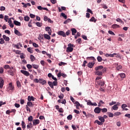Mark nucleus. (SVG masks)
Segmentation results:
<instances>
[{
	"label": "nucleus",
	"instance_id": "obj_46",
	"mask_svg": "<svg viewBox=\"0 0 130 130\" xmlns=\"http://www.w3.org/2000/svg\"><path fill=\"white\" fill-rule=\"evenodd\" d=\"M28 121H30V122L33 121V116H30L29 117H28Z\"/></svg>",
	"mask_w": 130,
	"mask_h": 130
},
{
	"label": "nucleus",
	"instance_id": "obj_35",
	"mask_svg": "<svg viewBox=\"0 0 130 130\" xmlns=\"http://www.w3.org/2000/svg\"><path fill=\"white\" fill-rule=\"evenodd\" d=\"M32 68L34 69H35L36 70H38V68H39V66L37 64H32Z\"/></svg>",
	"mask_w": 130,
	"mask_h": 130
},
{
	"label": "nucleus",
	"instance_id": "obj_36",
	"mask_svg": "<svg viewBox=\"0 0 130 130\" xmlns=\"http://www.w3.org/2000/svg\"><path fill=\"white\" fill-rule=\"evenodd\" d=\"M112 109L113 110H117L118 109V107H117V105H115L112 107Z\"/></svg>",
	"mask_w": 130,
	"mask_h": 130
},
{
	"label": "nucleus",
	"instance_id": "obj_50",
	"mask_svg": "<svg viewBox=\"0 0 130 130\" xmlns=\"http://www.w3.org/2000/svg\"><path fill=\"white\" fill-rule=\"evenodd\" d=\"M86 102H87V105H89V106H92V103L91 102L90 100H89L88 101H86Z\"/></svg>",
	"mask_w": 130,
	"mask_h": 130
},
{
	"label": "nucleus",
	"instance_id": "obj_39",
	"mask_svg": "<svg viewBox=\"0 0 130 130\" xmlns=\"http://www.w3.org/2000/svg\"><path fill=\"white\" fill-rule=\"evenodd\" d=\"M119 76L121 78H122V79H124V78H125V74L124 73H121L119 74Z\"/></svg>",
	"mask_w": 130,
	"mask_h": 130
},
{
	"label": "nucleus",
	"instance_id": "obj_33",
	"mask_svg": "<svg viewBox=\"0 0 130 130\" xmlns=\"http://www.w3.org/2000/svg\"><path fill=\"white\" fill-rule=\"evenodd\" d=\"M21 124L22 128H23V129H25V128H26V124H25V122H24V121H22Z\"/></svg>",
	"mask_w": 130,
	"mask_h": 130
},
{
	"label": "nucleus",
	"instance_id": "obj_63",
	"mask_svg": "<svg viewBox=\"0 0 130 130\" xmlns=\"http://www.w3.org/2000/svg\"><path fill=\"white\" fill-rule=\"evenodd\" d=\"M70 33H71V30H68L67 31H66V35H67V36H69V35H70Z\"/></svg>",
	"mask_w": 130,
	"mask_h": 130
},
{
	"label": "nucleus",
	"instance_id": "obj_16",
	"mask_svg": "<svg viewBox=\"0 0 130 130\" xmlns=\"http://www.w3.org/2000/svg\"><path fill=\"white\" fill-rule=\"evenodd\" d=\"M71 31L72 32V35H75L76 33H77V29L75 28H71Z\"/></svg>",
	"mask_w": 130,
	"mask_h": 130
},
{
	"label": "nucleus",
	"instance_id": "obj_21",
	"mask_svg": "<svg viewBox=\"0 0 130 130\" xmlns=\"http://www.w3.org/2000/svg\"><path fill=\"white\" fill-rule=\"evenodd\" d=\"M97 60L99 61V62H101V61H102V60H104V61H105V60H106L103 59L102 57H101V56H98L97 57Z\"/></svg>",
	"mask_w": 130,
	"mask_h": 130
},
{
	"label": "nucleus",
	"instance_id": "obj_6",
	"mask_svg": "<svg viewBox=\"0 0 130 130\" xmlns=\"http://www.w3.org/2000/svg\"><path fill=\"white\" fill-rule=\"evenodd\" d=\"M14 86L13 85L12 82H10L7 88V90H8V91H13V90H14Z\"/></svg>",
	"mask_w": 130,
	"mask_h": 130
},
{
	"label": "nucleus",
	"instance_id": "obj_13",
	"mask_svg": "<svg viewBox=\"0 0 130 130\" xmlns=\"http://www.w3.org/2000/svg\"><path fill=\"white\" fill-rule=\"evenodd\" d=\"M95 74L96 75V76H102L103 75V72L95 71Z\"/></svg>",
	"mask_w": 130,
	"mask_h": 130
},
{
	"label": "nucleus",
	"instance_id": "obj_30",
	"mask_svg": "<svg viewBox=\"0 0 130 130\" xmlns=\"http://www.w3.org/2000/svg\"><path fill=\"white\" fill-rule=\"evenodd\" d=\"M70 22H72V19L68 18L63 22V24H68V23H70Z\"/></svg>",
	"mask_w": 130,
	"mask_h": 130
},
{
	"label": "nucleus",
	"instance_id": "obj_64",
	"mask_svg": "<svg viewBox=\"0 0 130 130\" xmlns=\"http://www.w3.org/2000/svg\"><path fill=\"white\" fill-rule=\"evenodd\" d=\"M6 10V7L2 6L0 8V11H5Z\"/></svg>",
	"mask_w": 130,
	"mask_h": 130
},
{
	"label": "nucleus",
	"instance_id": "obj_19",
	"mask_svg": "<svg viewBox=\"0 0 130 130\" xmlns=\"http://www.w3.org/2000/svg\"><path fill=\"white\" fill-rule=\"evenodd\" d=\"M99 119L103 123V122H105V119H104V117H103L102 116H99Z\"/></svg>",
	"mask_w": 130,
	"mask_h": 130
},
{
	"label": "nucleus",
	"instance_id": "obj_26",
	"mask_svg": "<svg viewBox=\"0 0 130 130\" xmlns=\"http://www.w3.org/2000/svg\"><path fill=\"white\" fill-rule=\"evenodd\" d=\"M24 21H25L26 22H29V21H30V17L26 15L24 17Z\"/></svg>",
	"mask_w": 130,
	"mask_h": 130
},
{
	"label": "nucleus",
	"instance_id": "obj_42",
	"mask_svg": "<svg viewBox=\"0 0 130 130\" xmlns=\"http://www.w3.org/2000/svg\"><path fill=\"white\" fill-rule=\"evenodd\" d=\"M67 64V63H64L63 62H60L58 63V66L60 67H61L62 66H66Z\"/></svg>",
	"mask_w": 130,
	"mask_h": 130
},
{
	"label": "nucleus",
	"instance_id": "obj_17",
	"mask_svg": "<svg viewBox=\"0 0 130 130\" xmlns=\"http://www.w3.org/2000/svg\"><path fill=\"white\" fill-rule=\"evenodd\" d=\"M115 65L117 66L116 69L117 71H119V70L122 69V66H121V65H119L118 63H115Z\"/></svg>",
	"mask_w": 130,
	"mask_h": 130
},
{
	"label": "nucleus",
	"instance_id": "obj_45",
	"mask_svg": "<svg viewBox=\"0 0 130 130\" xmlns=\"http://www.w3.org/2000/svg\"><path fill=\"white\" fill-rule=\"evenodd\" d=\"M90 22H94V23L96 22V20L95 19V17H92V18L89 20Z\"/></svg>",
	"mask_w": 130,
	"mask_h": 130
},
{
	"label": "nucleus",
	"instance_id": "obj_58",
	"mask_svg": "<svg viewBox=\"0 0 130 130\" xmlns=\"http://www.w3.org/2000/svg\"><path fill=\"white\" fill-rule=\"evenodd\" d=\"M32 45L33 46H34V47H36V48H37L39 46L38 44H36V43H33Z\"/></svg>",
	"mask_w": 130,
	"mask_h": 130
},
{
	"label": "nucleus",
	"instance_id": "obj_5",
	"mask_svg": "<svg viewBox=\"0 0 130 130\" xmlns=\"http://www.w3.org/2000/svg\"><path fill=\"white\" fill-rule=\"evenodd\" d=\"M33 125L34 126H36V125H38V124H39L40 123V120L39 119H34L32 121Z\"/></svg>",
	"mask_w": 130,
	"mask_h": 130
},
{
	"label": "nucleus",
	"instance_id": "obj_60",
	"mask_svg": "<svg viewBox=\"0 0 130 130\" xmlns=\"http://www.w3.org/2000/svg\"><path fill=\"white\" fill-rule=\"evenodd\" d=\"M28 27H32V20H30L28 24Z\"/></svg>",
	"mask_w": 130,
	"mask_h": 130
},
{
	"label": "nucleus",
	"instance_id": "obj_53",
	"mask_svg": "<svg viewBox=\"0 0 130 130\" xmlns=\"http://www.w3.org/2000/svg\"><path fill=\"white\" fill-rule=\"evenodd\" d=\"M58 111L60 113H63V109H62V108H60Z\"/></svg>",
	"mask_w": 130,
	"mask_h": 130
},
{
	"label": "nucleus",
	"instance_id": "obj_25",
	"mask_svg": "<svg viewBox=\"0 0 130 130\" xmlns=\"http://www.w3.org/2000/svg\"><path fill=\"white\" fill-rule=\"evenodd\" d=\"M87 59H91L92 60V62H95V61H96V59H95V57L93 56L88 57Z\"/></svg>",
	"mask_w": 130,
	"mask_h": 130
},
{
	"label": "nucleus",
	"instance_id": "obj_49",
	"mask_svg": "<svg viewBox=\"0 0 130 130\" xmlns=\"http://www.w3.org/2000/svg\"><path fill=\"white\" fill-rule=\"evenodd\" d=\"M39 40H40V39H42V40H43V39H44V38H43V36L42 35H39Z\"/></svg>",
	"mask_w": 130,
	"mask_h": 130
},
{
	"label": "nucleus",
	"instance_id": "obj_48",
	"mask_svg": "<svg viewBox=\"0 0 130 130\" xmlns=\"http://www.w3.org/2000/svg\"><path fill=\"white\" fill-rule=\"evenodd\" d=\"M63 97H64V95H63L62 93H60V94L58 95V98L60 99H63Z\"/></svg>",
	"mask_w": 130,
	"mask_h": 130
},
{
	"label": "nucleus",
	"instance_id": "obj_37",
	"mask_svg": "<svg viewBox=\"0 0 130 130\" xmlns=\"http://www.w3.org/2000/svg\"><path fill=\"white\" fill-rule=\"evenodd\" d=\"M67 119L68 120H72L73 119V115H69V116H68Z\"/></svg>",
	"mask_w": 130,
	"mask_h": 130
},
{
	"label": "nucleus",
	"instance_id": "obj_7",
	"mask_svg": "<svg viewBox=\"0 0 130 130\" xmlns=\"http://www.w3.org/2000/svg\"><path fill=\"white\" fill-rule=\"evenodd\" d=\"M94 112L97 114H99V113L101 112V108H100L99 107H96L94 110Z\"/></svg>",
	"mask_w": 130,
	"mask_h": 130
},
{
	"label": "nucleus",
	"instance_id": "obj_12",
	"mask_svg": "<svg viewBox=\"0 0 130 130\" xmlns=\"http://www.w3.org/2000/svg\"><path fill=\"white\" fill-rule=\"evenodd\" d=\"M96 84H98V85L99 86H101V87H103V86H104V85L105 84V83L104 81H97Z\"/></svg>",
	"mask_w": 130,
	"mask_h": 130
},
{
	"label": "nucleus",
	"instance_id": "obj_4",
	"mask_svg": "<svg viewBox=\"0 0 130 130\" xmlns=\"http://www.w3.org/2000/svg\"><path fill=\"white\" fill-rule=\"evenodd\" d=\"M8 73L10 75V76L13 77V76H15V73H16V69H14V70H12V68H11L8 71Z\"/></svg>",
	"mask_w": 130,
	"mask_h": 130
},
{
	"label": "nucleus",
	"instance_id": "obj_41",
	"mask_svg": "<svg viewBox=\"0 0 130 130\" xmlns=\"http://www.w3.org/2000/svg\"><path fill=\"white\" fill-rule=\"evenodd\" d=\"M45 30L47 32H48L49 31H51V29L50 28V27L49 26H47L45 27Z\"/></svg>",
	"mask_w": 130,
	"mask_h": 130
},
{
	"label": "nucleus",
	"instance_id": "obj_3",
	"mask_svg": "<svg viewBox=\"0 0 130 130\" xmlns=\"http://www.w3.org/2000/svg\"><path fill=\"white\" fill-rule=\"evenodd\" d=\"M20 73H21V74H23V75H24V76H26V77H29V76H30V73H29V72L27 71L21 70Z\"/></svg>",
	"mask_w": 130,
	"mask_h": 130
},
{
	"label": "nucleus",
	"instance_id": "obj_31",
	"mask_svg": "<svg viewBox=\"0 0 130 130\" xmlns=\"http://www.w3.org/2000/svg\"><path fill=\"white\" fill-rule=\"evenodd\" d=\"M48 84L49 85V86H50V87L51 88V89H53V84L52 83V82L49 81L48 82Z\"/></svg>",
	"mask_w": 130,
	"mask_h": 130
},
{
	"label": "nucleus",
	"instance_id": "obj_1",
	"mask_svg": "<svg viewBox=\"0 0 130 130\" xmlns=\"http://www.w3.org/2000/svg\"><path fill=\"white\" fill-rule=\"evenodd\" d=\"M95 71H99V72H102L103 73H106L107 69L106 68H103V66H99L98 67H96L94 68Z\"/></svg>",
	"mask_w": 130,
	"mask_h": 130
},
{
	"label": "nucleus",
	"instance_id": "obj_10",
	"mask_svg": "<svg viewBox=\"0 0 130 130\" xmlns=\"http://www.w3.org/2000/svg\"><path fill=\"white\" fill-rule=\"evenodd\" d=\"M4 83H5L4 79H3V78L2 77H0V88H1V89H3V87H4Z\"/></svg>",
	"mask_w": 130,
	"mask_h": 130
},
{
	"label": "nucleus",
	"instance_id": "obj_61",
	"mask_svg": "<svg viewBox=\"0 0 130 130\" xmlns=\"http://www.w3.org/2000/svg\"><path fill=\"white\" fill-rule=\"evenodd\" d=\"M36 24L38 27H41V26H42V25H41V23L38 22H36Z\"/></svg>",
	"mask_w": 130,
	"mask_h": 130
},
{
	"label": "nucleus",
	"instance_id": "obj_57",
	"mask_svg": "<svg viewBox=\"0 0 130 130\" xmlns=\"http://www.w3.org/2000/svg\"><path fill=\"white\" fill-rule=\"evenodd\" d=\"M4 69H5V70H8V69H9V70H10L11 67H10V66H9V65H5L4 67Z\"/></svg>",
	"mask_w": 130,
	"mask_h": 130
},
{
	"label": "nucleus",
	"instance_id": "obj_34",
	"mask_svg": "<svg viewBox=\"0 0 130 130\" xmlns=\"http://www.w3.org/2000/svg\"><path fill=\"white\" fill-rule=\"evenodd\" d=\"M27 49L28 52H30V53H33V50H32V48L28 47Z\"/></svg>",
	"mask_w": 130,
	"mask_h": 130
},
{
	"label": "nucleus",
	"instance_id": "obj_40",
	"mask_svg": "<svg viewBox=\"0 0 130 130\" xmlns=\"http://www.w3.org/2000/svg\"><path fill=\"white\" fill-rule=\"evenodd\" d=\"M17 86L18 88H21V82H20L19 81L16 82Z\"/></svg>",
	"mask_w": 130,
	"mask_h": 130
},
{
	"label": "nucleus",
	"instance_id": "obj_56",
	"mask_svg": "<svg viewBox=\"0 0 130 130\" xmlns=\"http://www.w3.org/2000/svg\"><path fill=\"white\" fill-rule=\"evenodd\" d=\"M4 20L6 21V22H8V20H9V16L8 15H5Z\"/></svg>",
	"mask_w": 130,
	"mask_h": 130
},
{
	"label": "nucleus",
	"instance_id": "obj_20",
	"mask_svg": "<svg viewBox=\"0 0 130 130\" xmlns=\"http://www.w3.org/2000/svg\"><path fill=\"white\" fill-rule=\"evenodd\" d=\"M3 38L5 40V41H10V38H9V37H7L6 35H3Z\"/></svg>",
	"mask_w": 130,
	"mask_h": 130
},
{
	"label": "nucleus",
	"instance_id": "obj_2",
	"mask_svg": "<svg viewBox=\"0 0 130 130\" xmlns=\"http://www.w3.org/2000/svg\"><path fill=\"white\" fill-rule=\"evenodd\" d=\"M68 47L67 48L66 51L67 52H73L74 50V44H72L71 43H69L68 44Z\"/></svg>",
	"mask_w": 130,
	"mask_h": 130
},
{
	"label": "nucleus",
	"instance_id": "obj_32",
	"mask_svg": "<svg viewBox=\"0 0 130 130\" xmlns=\"http://www.w3.org/2000/svg\"><path fill=\"white\" fill-rule=\"evenodd\" d=\"M102 79V76H98L95 79V83H97V82H99L100 81H98L99 80H101Z\"/></svg>",
	"mask_w": 130,
	"mask_h": 130
},
{
	"label": "nucleus",
	"instance_id": "obj_8",
	"mask_svg": "<svg viewBox=\"0 0 130 130\" xmlns=\"http://www.w3.org/2000/svg\"><path fill=\"white\" fill-rule=\"evenodd\" d=\"M58 35H60V36H62V37H67V35H66V33L62 30H60L58 32Z\"/></svg>",
	"mask_w": 130,
	"mask_h": 130
},
{
	"label": "nucleus",
	"instance_id": "obj_22",
	"mask_svg": "<svg viewBox=\"0 0 130 130\" xmlns=\"http://www.w3.org/2000/svg\"><path fill=\"white\" fill-rule=\"evenodd\" d=\"M44 37L45 39H47L48 40H50V36L47 34H44Z\"/></svg>",
	"mask_w": 130,
	"mask_h": 130
},
{
	"label": "nucleus",
	"instance_id": "obj_62",
	"mask_svg": "<svg viewBox=\"0 0 130 130\" xmlns=\"http://www.w3.org/2000/svg\"><path fill=\"white\" fill-rule=\"evenodd\" d=\"M0 74H4V68L3 67L0 68Z\"/></svg>",
	"mask_w": 130,
	"mask_h": 130
},
{
	"label": "nucleus",
	"instance_id": "obj_51",
	"mask_svg": "<svg viewBox=\"0 0 130 130\" xmlns=\"http://www.w3.org/2000/svg\"><path fill=\"white\" fill-rule=\"evenodd\" d=\"M5 43V40H4V39L1 38L0 39V44H4Z\"/></svg>",
	"mask_w": 130,
	"mask_h": 130
},
{
	"label": "nucleus",
	"instance_id": "obj_44",
	"mask_svg": "<svg viewBox=\"0 0 130 130\" xmlns=\"http://www.w3.org/2000/svg\"><path fill=\"white\" fill-rule=\"evenodd\" d=\"M30 60L31 61H34L35 60V57L33 55H30Z\"/></svg>",
	"mask_w": 130,
	"mask_h": 130
},
{
	"label": "nucleus",
	"instance_id": "obj_38",
	"mask_svg": "<svg viewBox=\"0 0 130 130\" xmlns=\"http://www.w3.org/2000/svg\"><path fill=\"white\" fill-rule=\"evenodd\" d=\"M120 114H121V113H120L119 112H117L114 113V116H118L120 115Z\"/></svg>",
	"mask_w": 130,
	"mask_h": 130
},
{
	"label": "nucleus",
	"instance_id": "obj_11",
	"mask_svg": "<svg viewBox=\"0 0 130 130\" xmlns=\"http://www.w3.org/2000/svg\"><path fill=\"white\" fill-rule=\"evenodd\" d=\"M94 64H95V62H89L87 64V67L90 69H92L94 67Z\"/></svg>",
	"mask_w": 130,
	"mask_h": 130
},
{
	"label": "nucleus",
	"instance_id": "obj_15",
	"mask_svg": "<svg viewBox=\"0 0 130 130\" xmlns=\"http://www.w3.org/2000/svg\"><path fill=\"white\" fill-rule=\"evenodd\" d=\"M14 33L16 34V35H18V36H22V34L19 31V30L16 29V28H14Z\"/></svg>",
	"mask_w": 130,
	"mask_h": 130
},
{
	"label": "nucleus",
	"instance_id": "obj_47",
	"mask_svg": "<svg viewBox=\"0 0 130 130\" xmlns=\"http://www.w3.org/2000/svg\"><path fill=\"white\" fill-rule=\"evenodd\" d=\"M107 113L108 114L109 117H113V116H114V115H113V114H112V113L108 112Z\"/></svg>",
	"mask_w": 130,
	"mask_h": 130
},
{
	"label": "nucleus",
	"instance_id": "obj_59",
	"mask_svg": "<svg viewBox=\"0 0 130 130\" xmlns=\"http://www.w3.org/2000/svg\"><path fill=\"white\" fill-rule=\"evenodd\" d=\"M34 82H35V83H40L39 79L35 78L34 79Z\"/></svg>",
	"mask_w": 130,
	"mask_h": 130
},
{
	"label": "nucleus",
	"instance_id": "obj_29",
	"mask_svg": "<svg viewBox=\"0 0 130 130\" xmlns=\"http://www.w3.org/2000/svg\"><path fill=\"white\" fill-rule=\"evenodd\" d=\"M95 123H97L98 124H99V125H102L103 124V123L102 122H100V121L98 120H96L95 121Z\"/></svg>",
	"mask_w": 130,
	"mask_h": 130
},
{
	"label": "nucleus",
	"instance_id": "obj_23",
	"mask_svg": "<svg viewBox=\"0 0 130 130\" xmlns=\"http://www.w3.org/2000/svg\"><path fill=\"white\" fill-rule=\"evenodd\" d=\"M119 27H120V26L117 24H113L112 25V28L113 29H116V28H119Z\"/></svg>",
	"mask_w": 130,
	"mask_h": 130
},
{
	"label": "nucleus",
	"instance_id": "obj_52",
	"mask_svg": "<svg viewBox=\"0 0 130 130\" xmlns=\"http://www.w3.org/2000/svg\"><path fill=\"white\" fill-rule=\"evenodd\" d=\"M49 18H48V17L45 16L44 17V21H45V22H47V21H48V19Z\"/></svg>",
	"mask_w": 130,
	"mask_h": 130
},
{
	"label": "nucleus",
	"instance_id": "obj_9",
	"mask_svg": "<svg viewBox=\"0 0 130 130\" xmlns=\"http://www.w3.org/2000/svg\"><path fill=\"white\" fill-rule=\"evenodd\" d=\"M40 81V84H41L42 85H46V84L47 83L46 82V80L42 79V78H39Z\"/></svg>",
	"mask_w": 130,
	"mask_h": 130
},
{
	"label": "nucleus",
	"instance_id": "obj_54",
	"mask_svg": "<svg viewBox=\"0 0 130 130\" xmlns=\"http://www.w3.org/2000/svg\"><path fill=\"white\" fill-rule=\"evenodd\" d=\"M87 13H90V14L93 15V11H92V10H91V9L87 8Z\"/></svg>",
	"mask_w": 130,
	"mask_h": 130
},
{
	"label": "nucleus",
	"instance_id": "obj_14",
	"mask_svg": "<svg viewBox=\"0 0 130 130\" xmlns=\"http://www.w3.org/2000/svg\"><path fill=\"white\" fill-rule=\"evenodd\" d=\"M35 99H36V98L33 96H28V101L29 102H31V101H35Z\"/></svg>",
	"mask_w": 130,
	"mask_h": 130
},
{
	"label": "nucleus",
	"instance_id": "obj_43",
	"mask_svg": "<svg viewBox=\"0 0 130 130\" xmlns=\"http://www.w3.org/2000/svg\"><path fill=\"white\" fill-rule=\"evenodd\" d=\"M76 42L79 43V44H81L82 43V39L81 38H79L76 40Z\"/></svg>",
	"mask_w": 130,
	"mask_h": 130
},
{
	"label": "nucleus",
	"instance_id": "obj_55",
	"mask_svg": "<svg viewBox=\"0 0 130 130\" xmlns=\"http://www.w3.org/2000/svg\"><path fill=\"white\" fill-rule=\"evenodd\" d=\"M26 67H27V69H28V70H30L32 68V66L31 64H27Z\"/></svg>",
	"mask_w": 130,
	"mask_h": 130
},
{
	"label": "nucleus",
	"instance_id": "obj_18",
	"mask_svg": "<svg viewBox=\"0 0 130 130\" xmlns=\"http://www.w3.org/2000/svg\"><path fill=\"white\" fill-rule=\"evenodd\" d=\"M28 107H34V104L31 102H27V105Z\"/></svg>",
	"mask_w": 130,
	"mask_h": 130
},
{
	"label": "nucleus",
	"instance_id": "obj_24",
	"mask_svg": "<svg viewBox=\"0 0 130 130\" xmlns=\"http://www.w3.org/2000/svg\"><path fill=\"white\" fill-rule=\"evenodd\" d=\"M14 24H15L16 26H21V22H20L17 20L14 21Z\"/></svg>",
	"mask_w": 130,
	"mask_h": 130
},
{
	"label": "nucleus",
	"instance_id": "obj_28",
	"mask_svg": "<svg viewBox=\"0 0 130 130\" xmlns=\"http://www.w3.org/2000/svg\"><path fill=\"white\" fill-rule=\"evenodd\" d=\"M101 111H102L103 113H106V112L108 111V110L107 108H104L103 109H101Z\"/></svg>",
	"mask_w": 130,
	"mask_h": 130
},
{
	"label": "nucleus",
	"instance_id": "obj_27",
	"mask_svg": "<svg viewBox=\"0 0 130 130\" xmlns=\"http://www.w3.org/2000/svg\"><path fill=\"white\" fill-rule=\"evenodd\" d=\"M60 16V17H63L65 20L68 18V16L66 15V14L63 13H61Z\"/></svg>",
	"mask_w": 130,
	"mask_h": 130
}]
</instances>
